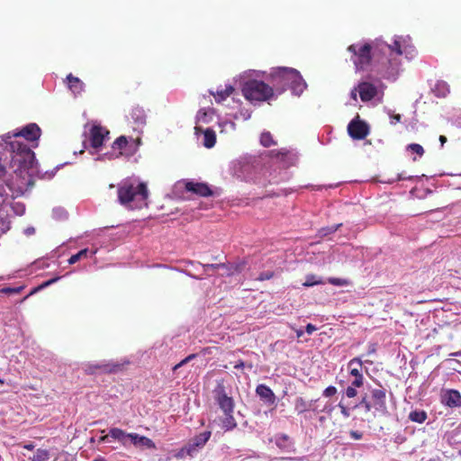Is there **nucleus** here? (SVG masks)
I'll return each instance as SVG.
<instances>
[{
  "label": "nucleus",
  "mask_w": 461,
  "mask_h": 461,
  "mask_svg": "<svg viewBox=\"0 0 461 461\" xmlns=\"http://www.w3.org/2000/svg\"><path fill=\"white\" fill-rule=\"evenodd\" d=\"M406 150L407 151H410L411 153H415L417 154L419 157H421L423 154H424V149L421 145L420 144H417V143H411V144H409L407 147H406Z\"/></svg>",
  "instance_id": "40"
},
{
  "label": "nucleus",
  "mask_w": 461,
  "mask_h": 461,
  "mask_svg": "<svg viewBox=\"0 0 461 461\" xmlns=\"http://www.w3.org/2000/svg\"><path fill=\"white\" fill-rule=\"evenodd\" d=\"M60 277L58 276V277H54V278H51L48 281H45L44 283H42L41 285H39L38 287L34 288L32 292H31V294L41 290V289H44L48 286H50V285L56 283L58 280H59Z\"/></svg>",
  "instance_id": "44"
},
{
  "label": "nucleus",
  "mask_w": 461,
  "mask_h": 461,
  "mask_svg": "<svg viewBox=\"0 0 461 461\" xmlns=\"http://www.w3.org/2000/svg\"><path fill=\"white\" fill-rule=\"evenodd\" d=\"M357 93H358V85L355 86L350 92V97L357 102Z\"/></svg>",
  "instance_id": "59"
},
{
  "label": "nucleus",
  "mask_w": 461,
  "mask_h": 461,
  "mask_svg": "<svg viewBox=\"0 0 461 461\" xmlns=\"http://www.w3.org/2000/svg\"><path fill=\"white\" fill-rule=\"evenodd\" d=\"M428 418V414L424 410H419L415 409L412 410L409 415L408 419L412 421L419 424H422Z\"/></svg>",
  "instance_id": "28"
},
{
  "label": "nucleus",
  "mask_w": 461,
  "mask_h": 461,
  "mask_svg": "<svg viewBox=\"0 0 461 461\" xmlns=\"http://www.w3.org/2000/svg\"><path fill=\"white\" fill-rule=\"evenodd\" d=\"M23 233L26 235V236H31V235H33L35 233V229L34 227H27L24 230H23Z\"/></svg>",
  "instance_id": "60"
},
{
  "label": "nucleus",
  "mask_w": 461,
  "mask_h": 461,
  "mask_svg": "<svg viewBox=\"0 0 461 461\" xmlns=\"http://www.w3.org/2000/svg\"><path fill=\"white\" fill-rule=\"evenodd\" d=\"M276 159L279 160L284 167H290L295 163L297 157L291 151L281 149L276 153Z\"/></svg>",
  "instance_id": "24"
},
{
  "label": "nucleus",
  "mask_w": 461,
  "mask_h": 461,
  "mask_svg": "<svg viewBox=\"0 0 461 461\" xmlns=\"http://www.w3.org/2000/svg\"><path fill=\"white\" fill-rule=\"evenodd\" d=\"M375 351H376L375 344H369L368 350H367V355L375 354Z\"/></svg>",
  "instance_id": "62"
},
{
  "label": "nucleus",
  "mask_w": 461,
  "mask_h": 461,
  "mask_svg": "<svg viewBox=\"0 0 461 461\" xmlns=\"http://www.w3.org/2000/svg\"><path fill=\"white\" fill-rule=\"evenodd\" d=\"M362 385H353V381L350 385H348L345 390V394L348 398H354L357 394V388L361 387Z\"/></svg>",
  "instance_id": "41"
},
{
  "label": "nucleus",
  "mask_w": 461,
  "mask_h": 461,
  "mask_svg": "<svg viewBox=\"0 0 461 461\" xmlns=\"http://www.w3.org/2000/svg\"><path fill=\"white\" fill-rule=\"evenodd\" d=\"M50 458L49 451L42 448H38L31 461H48Z\"/></svg>",
  "instance_id": "35"
},
{
  "label": "nucleus",
  "mask_w": 461,
  "mask_h": 461,
  "mask_svg": "<svg viewBox=\"0 0 461 461\" xmlns=\"http://www.w3.org/2000/svg\"><path fill=\"white\" fill-rule=\"evenodd\" d=\"M274 276V272L273 271H265V272H262L258 275V277L255 278V280H258V281H266V280H269L271 279L272 277Z\"/></svg>",
  "instance_id": "49"
},
{
  "label": "nucleus",
  "mask_w": 461,
  "mask_h": 461,
  "mask_svg": "<svg viewBox=\"0 0 461 461\" xmlns=\"http://www.w3.org/2000/svg\"><path fill=\"white\" fill-rule=\"evenodd\" d=\"M88 254H89V249H81L77 254L72 255L68 258V264L69 265H73V264L77 263L78 260H80L81 258H87Z\"/></svg>",
  "instance_id": "36"
},
{
  "label": "nucleus",
  "mask_w": 461,
  "mask_h": 461,
  "mask_svg": "<svg viewBox=\"0 0 461 461\" xmlns=\"http://www.w3.org/2000/svg\"><path fill=\"white\" fill-rule=\"evenodd\" d=\"M182 272H183L185 275H186V276H190V277H192V278H194V279H196V280H202V279H203V277H202V276H195V275L192 274V273H191V272H189V271L183 270Z\"/></svg>",
  "instance_id": "61"
},
{
  "label": "nucleus",
  "mask_w": 461,
  "mask_h": 461,
  "mask_svg": "<svg viewBox=\"0 0 461 461\" xmlns=\"http://www.w3.org/2000/svg\"><path fill=\"white\" fill-rule=\"evenodd\" d=\"M60 277L58 276V277H54V278H51L48 281H45L44 283H42L41 285H39L38 287L34 288L32 292H31V294L41 290V289H44L48 286H50V285L56 283L58 280H59Z\"/></svg>",
  "instance_id": "43"
},
{
  "label": "nucleus",
  "mask_w": 461,
  "mask_h": 461,
  "mask_svg": "<svg viewBox=\"0 0 461 461\" xmlns=\"http://www.w3.org/2000/svg\"><path fill=\"white\" fill-rule=\"evenodd\" d=\"M246 366H248L249 369L253 367L252 364L246 365V363L242 360L237 361L236 364L234 365V368L236 369H243Z\"/></svg>",
  "instance_id": "55"
},
{
  "label": "nucleus",
  "mask_w": 461,
  "mask_h": 461,
  "mask_svg": "<svg viewBox=\"0 0 461 461\" xmlns=\"http://www.w3.org/2000/svg\"><path fill=\"white\" fill-rule=\"evenodd\" d=\"M441 402L449 408H460L461 394L457 390L447 389L441 394Z\"/></svg>",
  "instance_id": "16"
},
{
  "label": "nucleus",
  "mask_w": 461,
  "mask_h": 461,
  "mask_svg": "<svg viewBox=\"0 0 461 461\" xmlns=\"http://www.w3.org/2000/svg\"><path fill=\"white\" fill-rule=\"evenodd\" d=\"M339 185V184H335V185H318L316 187L317 190H321L322 188H334V187H337Z\"/></svg>",
  "instance_id": "64"
},
{
  "label": "nucleus",
  "mask_w": 461,
  "mask_h": 461,
  "mask_svg": "<svg viewBox=\"0 0 461 461\" xmlns=\"http://www.w3.org/2000/svg\"><path fill=\"white\" fill-rule=\"evenodd\" d=\"M431 89L438 97H445L449 93L447 83L442 80L437 81Z\"/></svg>",
  "instance_id": "27"
},
{
  "label": "nucleus",
  "mask_w": 461,
  "mask_h": 461,
  "mask_svg": "<svg viewBox=\"0 0 461 461\" xmlns=\"http://www.w3.org/2000/svg\"><path fill=\"white\" fill-rule=\"evenodd\" d=\"M322 284H324V281L321 277H319L315 275H307L303 285L305 287H312V286H314L317 285H322Z\"/></svg>",
  "instance_id": "33"
},
{
  "label": "nucleus",
  "mask_w": 461,
  "mask_h": 461,
  "mask_svg": "<svg viewBox=\"0 0 461 461\" xmlns=\"http://www.w3.org/2000/svg\"><path fill=\"white\" fill-rule=\"evenodd\" d=\"M194 357H195L194 355H189L188 357L184 358L182 361H180L177 365H176L173 369L174 370L178 369L179 367H181L184 365H185L186 363H188L191 359L194 358Z\"/></svg>",
  "instance_id": "52"
},
{
  "label": "nucleus",
  "mask_w": 461,
  "mask_h": 461,
  "mask_svg": "<svg viewBox=\"0 0 461 461\" xmlns=\"http://www.w3.org/2000/svg\"><path fill=\"white\" fill-rule=\"evenodd\" d=\"M199 268H202V275L210 276V271H214L220 268H228L225 264H196Z\"/></svg>",
  "instance_id": "30"
},
{
  "label": "nucleus",
  "mask_w": 461,
  "mask_h": 461,
  "mask_svg": "<svg viewBox=\"0 0 461 461\" xmlns=\"http://www.w3.org/2000/svg\"><path fill=\"white\" fill-rule=\"evenodd\" d=\"M131 433H127L119 428H113L110 429V436L112 438L118 440L124 447H128Z\"/></svg>",
  "instance_id": "25"
},
{
  "label": "nucleus",
  "mask_w": 461,
  "mask_h": 461,
  "mask_svg": "<svg viewBox=\"0 0 461 461\" xmlns=\"http://www.w3.org/2000/svg\"><path fill=\"white\" fill-rule=\"evenodd\" d=\"M317 330L316 326H314L313 324L312 323H308L305 327V331L308 333V334H312L315 330Z\"/></svg>",
  "instance_id": "58"
},
{
  "label": "nucleus",
  "mask_w": 461,
  "mask_h": 461,
  "mask_svg": "<svg viewBox=\"0 0 461 461\" xmlns=\"http://www.w3.org/2000/svg\"><path fill=\"white\" fill-rule=\"evenodd\" d=\"M339 408L340 409V412L341 414L345 417V418H348L350 416V411L348 408H347L342 402H339Z\"/></svg>",
  "instance_id": "54"
},
{
  "label": "nucleus",
  "mask_w": 461,
  "mask_h": 461,
  "mask_svg": "<svg viewBox=\"0 0 461 461\" xmlns=\"http://www.w3.org/2000/svg\"><path fill=\"white\" fill-rule=\"evenodd\" d=\"M328 283L336 286H346L349 284L348 280L338 277L328 278Z\"/></svg>",
  "instance_id": "42"
},
{
  "label": "nucleus",
  "mask_w": 461,
  "mask_h": 461,
  "mask_svg": "<svg viewBox=\"0 0 461 461\" xmlns=\"http://www.w3.org/2000/svg\"><path fill=\"white\" fill-rule=\"evenodd\" d=\"M341 226H342V223H338V224H334L331 226L321 228L318 230V236L321 238L326 237L330 234L336 232Z\"/></svg>",
  "instance_id": "32"
},
{
  "label": "nucleus",
  "mask_w": 461,
  "mask_h": 461,
  "mask_svg": "<svg viewBox=\"0 0 461 461\" xmlns=\"http://www.w3.org/2000/svg\"><path fill=\"white\" fill-rule=\"evenodd\" d=\"M60 277L58 276V277H54V278H51L48 281H45L44 283H42L41 285H39L38 287L34 288L32 292H31V294L41 290V289H44L48 286H50V285L56 283L58 280H59Z\"/></svg>",
  "instance_id": "45"
},
{
  "label": "nucleus",
  "mask_w": 461,
  "mask_h": 461,
  "mask_svg": "<svg viewBox=\"0 0 461 461\" xmlns=\"http://www.w3.org/2000/svg\"><path fill=\"white\" fill-rule=\"evenodd\" d=\"M213 399L222 412L234 411V400L229 396L226 392L224 381L222 379L216 381V386L212 390Z\"/></svg>",
  "instance_id": "9"
},
{
  "label": "nucleus",
  "mask_w": 461,
  "mask_h": 461,
  "mask_svg": "<svg viewBox=\"0 0 461 461\" xmlns=\"http://www.w3.org/2000/svg\"><path fill=\"white\" fill-rule=\"evenodd\" d=\"M234 88L230 84H226L224 86H220L215 91L209 90L210 95H213L216 103L220 104L230 96Z\"/></svg>",
  "instance_id": "22"
},
{
  "label": "nucleus",
  "mask_w": 461,
  "mask_h": 461,
  "mask_svg": "<svg viewBox=\"0 0 461 461\" xmlns=\"http://www.w3.org/2000/svg\"><path fill=\"white\" fill-rule=\"evenodd\" d=\"M266 79L272 85L275 95H281L289 88L294 95L300 96L307 87L300 72L288 67L271 68Z\"/></svg>",
  "instance_id": "4"
},
{
  "label": "nucleus",
  "mask_w": 461,
  "mask_h": 461,
  "mask_svg": "<svg viewBox=\"0 0 461 461\" xmlns=\"http://www.w3.org/2000/svg\"><path fill=\"white\" fill-rule=\"evenodd\" d=\"M389 115H390V122L391 124H396L397 122H399L401 121V115L400 114H391L389 113Z\"/></svg>",
  "instance_id": "56"
},
{
  "label": "nucleus",
  "mask_w": 461,
  "mask_h": 461,
  "mask_svg": "<svg viewBox=\"0 0 461 461\" xmlns=\"http://www.w3.org/2000/svg\"><path fill=\"white\" fill-rule=\"evenodd\" d=\"M11 227V221L8 218H2L0 217V232L1 234L5 233L7 230H10Z\"/></svg>",
  "instance_id": "47"
},
{
  "label": "nucleus",
  "mask_w": 461,
  "mask_h": 461,
  "mask_svg": "<svg viewBox=\"0 0 461 461\" xmlns=\"http://www.w3.org/2000/svg\"><path fill=\"white\" fill-rule=\"evenodd\" d=\"M363 360L361 357H357L349 360L348 368L349 374L354 376L353 385H364V376L362 374Z\"/></svg>",
  "instance_id": "15"
},
{
  "label": "nucleus",
  "mask_w": 461,
  "mask_h": 461,
  "mask_svg": "<svg viewBox=\"0 0 461 461\" xmlns=\"http://www.w3.org/2000/svg\"><path fill=\"white\" fill-rule=\"evenodd\" d=\"M185 188L187 191L193 192L196 194H199L201 196H210L212 194V191L210 187L203 183H193L188 182L185 185Z\"/></svg>",
  "instance_id": "23"
},
{
  "label": "nucleus",
  "mask_w": 461,
  "mask_h": 461,
  "mask_svg": "<svg viewBox=\"0 0 461 461\" xmlns=\"http://www.w3.org/2000/svg\"><path fill=\"white\" fill-rule=\"evenodd\" d=\"M375 41L370 43H354L348 50L352 53L351 60L357 71L366 70L370 72L371 65L374 61V47Z\"/></svg>",
  "instance_id": "7"
},
{
  "label": "nucleus",
  "mask_w": 461,
  "mask_h": 461,
  "mask_svg": "<svg viewBox=\"0 0 461 461\" xmlns=\"http://www.w3.org/2000/svg\"><path fill=\"white\" fill-rule=\"evenodd\" d=\"M130 118L134 124L133 129L135 131L142 129L146 125L147 114L144 108L140 105H135L131 108L130 112Z\"/></svg>",
  "instance_id": "17"
},
{
  "label": "nucleus",
  "mask_w": 461,
  "mask_h": 461,
  "mask_svg": "<svg viewBox=\"0 0 461 461\" xmlns=\"http://www.w3.org/2000/svg\"><path fill=\"white\" fill-rule=\"evenodd\" d=\"M194 131H195V134L197 136L200 134L203 135L202 143L205 148L211 149L215 145L216 133L212 129H211V128L203 129L201 126L196 125L194 127Z\"/></svg>",
  "instance_id": "18"
},
{
  "label": "nucleus",
  "mask_w": 461,
  "mask_h": 461,
  "mask_svg": "<svg viewBox=\"0 0 461 461\" xmlns=\"http://www.w3.org/2000/svg\"><path fill=\"white\" fill-rule=\"evenodd\" d=\"M52 217L57 221H63L68 218V212L63 207H55L52 210Z\"/></svg>",
  "instance_id": "38"
},
{
  "label": "nucleus",
  "mask_w": 461,
  "mask_h": 461,
  "mask_svg": "<svg viewBox=\"0 0 461 461\" xmlns=\"http://www.w3.org/2000/svg\"><path fill=\"white\" fill-rule=\"evenodd\" d=\"M128 363V361L121 363L113 360H103L98 363L88 364L86 370L89 374H94L96 370H100L103 373H117Z\"/></svg>",
  "instance_id": "12"
},
{
  "label": "nucleus",
  "mask_w": 461,
  "mask_h": 461,
  "mask_svg": "<svg viewBox=\"0 0 461 461\" xmlns=\"http://www.w3.org/2000/svg\"><path fill=\"white\" fill-rule=\"evenodd\" d=\"M41 135L39 125L31 122L3 136L5 149L11 153V164L15 167V172H36L38 162L32 149L38 147Z\"/></svg>",
  "instance_id": "2"
},
{
  "label": "nucleus",
  "mask_w": 461,
  "mask_h": 461,
  "mask_svg": "<svg viewBox=\"0 0 461 461\" xmlns=\"http://www.w3.org/2000/svg\"><path fill=\"white\" fill-rule=\"evenodd\" d=\"M119 155H115L113 152V153H104L103 154L102 156L98 157L97 159H104V158H108V159H113L114 158H117Z\"/></svg>",
  "instance_id": "57"
},
{
  "label": "nucleus",
  "mask_w": 461,
  "mask_h": 461,
  "mask_svg": "<svg viewBox=\"0 0 461 461\" xmlns=\"http://www.w3.org/2000/svg\"><path fill=\"white\" fill-rule=\"evenodd\" d=\"M404 55L412 59L417 51L409 36H395L393 44L390 45L382 40H376L374 47V61L370 68V78H383L395 81L400 75L398 57Z\"/></svg>",
  "instance_id": "1"
},
{
  "label": "nucleus",
  "mask_w": 461,
  "mask_h": 461,
  "mask_svg": "<svg viewBox=\"0 0 461 461\" xmlns=\"http://www.w3.org/2000/svg\"><path fill=\"white\" fill-rule=\"evenodd\" d=\"M212 436L211 430H205L189 440L179 451V456H193L201 450L208 442Z\"/></svg>",
  "instance_id": "10"
},
{
  "label": "nucleus",
  "mask_w": 461,
  "mask_h": 461,
  "mask_svg": "<svg viewBox=\"0 0 461 461\" xmlns=\"http://www.w3.org/2000/svg\"><path fill=\"white\" fill-rule=\"evenodd\" d=\"M66 79L68 86L75 97L80 95L85 91V84L78 77H74L72 74H68Z\"/></svg>",
  "instance_id": "21"
},
{
  "label": "nucleus",
  "mask_w": 461,
  "mask_h": 461,
  "mask_svg": "<svg viewBox=\"0 0 461 461\" xmlns=\"http://www.w3.org/2000/svg\"><path fill=\"white\" fill-rule=\"evenodd\" d=\"M11 209L15 215L22 216L25 212V205L21 202H14L11 204Z\"/></svg>",
  "instance_id": "39"
},
{
  "label": "nucleus",
  "mask_w": 461,
  "mask_h": 461,
  "mask_svg": "<svg viewBox=\"0 0 461 461\" xmlns=\"http://www.w3.org/2000/svg\"><path fill=\"white\" fill-rule=\"evenodd\" d=\"M221 132H233L236 130V124L230 120H224L218 122Z\"/></svg>",
  "instance_id": "31"
},
{
  "label": "nucleus",
  "mask_w": 461,
  "mask_h": 461,
  "mask_svg": "<svg viewBox=\"0 0 461 461\" xmlns=\"http://www.w3.org/2000/svg\"><path fill=\"white\" fill-rule=\"evenodd\" d=\"M337 393V388L333 385L328 386L322 393L325 397H331Z\"/></svg>",
  "instance_id": "51"
},
{
  "label": "nucleus",
  "mask_w": 461,
  "mask_h": 461,
  "mask_svg": "<svg viewBox=\"0 0 461 461\" xmlns=\"http://www.w3.org/2000/svg\"><path fill=\"white\" fill-rule=\"evenodd\" d=\"M348 132L354 140H364L369 133V126L357 116L348 123Z\"/></svg>",
  "instance_id": "14"
},
{
  "label": "nucleus",
  "mask_w": 461,
  "mask_h": 461,
  "mask_svg": "<svg viewBox=\"0 0 461 461\" xmlns=\"http://www.w3.org/2000/svg\"><path fill=\"white\" fill-rule=\"evenodd\" d=\"M367 393L361 394V399L354 408H364L366 411L374 410L375 412L380 415L386 416L389 411L386 405V389L381 384H377L376 387L371 385L366 386Z\"/></svg>",
  "instance_id": "6"
},
{
  "label": "nucleus",
  "mask_w": 461,
  "mask_h": 461,
  "mask_svg": "<svg viewBox=\"0 0 461 461\" xmlns=\"http://www.w3.org/2000/svg\"><path fill=\"white\" fill-rule=\"evenodd\" d=\"M256 393L267 405H274L276 402V396L272 389L266 384H258L256 388Z\"/></svg>",
  "instance_id": "19"
},
{
  "label": "nucleus",
  "mask_w": 461,
  "mask_h": 461,
  "mask_svg": "<svg viewBox=\"0 0 461 461\" xmlns=\"http://www.w3.org/2000/svg\"><path fill=\"white\" fill-rule=\"evenodd\" d=\"M251 116V113L249 110H240L239 113H236L234 115H233V119H239V118H242L244 121H247L250 118Z\"/></svg>",
  "instance_id": "48"
},
{
  "label": "nucleus",
  "mask_w": 461,
  "mask_h": 461,
  "mask_svg": "<svg viewBox=\"0 0 461 461\" xmlns=\"http://www.w3.org/2000/svg\"><path fill=\"white\" fill-rule=\"evenodd\" d=\"M363 432L361 431H358V430H350L349 431V436L352 439L354 440H359L363 438Z\"/></svg>",
  "instance_id": "53"
},
{
  "label": "nucleus",
  "mask_w": 461,
  "mask_h": 461,
  "mask_svg": "<svg viewBox=\"0 0 461 461\" xmlns=\"http://www.w3.org/2000/svg\"><path fill=\"white\" fill-rule=\"evenodd\" d=\"M213 110L212 109H201L198 111L195 120H196V125L198 123H210L212 121L213 118Z\"/></svg>",
  "instance_id": "26"
},
{
  "label": "nucleus",
  "mask_w": 461,
  "mask_h": 461,
  "mask_svg": "<svg viewBox=\"0 0 461 461\" xmlns=\"http://www.w3.org/2000/svg\"><path fill=\"white\" fill-rule=\"evenodd\" d=\"M319 399L306 400L303 397H297L294 400V411L297 415L306 414V412H330L331 408L329 405H324L320 409Z\"/></svg>",
  "instance_id": "11"
},
{
  "label": "nucleus",
  "mask_w": 461,
  "mask_h": 461,
  "mask_svg": "<svg viewBox=\"0 0 461 461\" xmlns=\"http://www.w3.org/2000/svg\"><path fill=\"white\" fill-rule=\"evenodd\" d=\"M128 144V140L125 136H120L113 143V149L119 150V155L122 154V150L125 149Z\"/></svg>",
  "instance_id": "34"
},
{
  "label": "nucleus",
  "mask_w": 461,
  "mask_h": 461,
  "mask_svg": "<svg viewBox=\"0 0 461 461\" xmlns=\"http://www.w3.org/2000/svg\"><path fill=\"white\" fill-rule=\"evenodd\" d=\"M358 94L362 102L375 101L380 104L384 96V85H374L368 81H363L358 84Z\"/></svg>",
  "instance_id": "8"
},
{
  "label": "nucleus",
  "mask_w": 461,
  "mask_h": 461,
  "mask_svg": "<svg viewBox=\"0 0 461 461\" xmlns=\"http://www.w3.org/2000/svg\"><path fill=\"white\" fill-rule=\"evenodd\" d=\"M23 289V286H19V287H4V288H2L0 290V293L1 294H19Z\"/></svg>",
  "instance_id": "50"
},
{
  "label": "nucleus",
  "mask_w": 461,
  "mask_h": 461,
  "mask_svg": "<svg viewBox=\"0 0 461 461\" xmlns=\"http://www.w3.org/2000/svg\"><path fill=\"white\" fill-rule=\"evenodd\" d=\"M60 277L58 276V277H54V278H51L48 281H45L44 283H42L41 285H39L38 287L34 288L32 292H31V294L41 290V289H44L48 286H50V285L56 283L58 280H59Z\"/></svg>",
  "instance_id": "46"
},
{
  "label": "nucleus",
  "mask_w": 461,
  "mask_h": 461,
  "mask_svg": "<svg viewBox=\"0 0 461 461\" xmlns=\"http://www.w3.org/2000/svg\"><path fill=\"white\" fill-rule=\"evenodd\" d=\"M313 413L314 412L311 411V412H306V414H301L300 416H302L304 420H311L313 417L312 416Z\"/></svg>",
  "instance_id": "63"
},
{
  "label": "nucleus",
  "mask_w": 461,
  "mask_h": 461,
  "mask_svg": "<svg viewBox=\"0 0 461 461\" xmlns=\"http://www.w3.org/2000/svg\"><path fill=\"white\" fill-rule=\"evenodd\" d=\"M129 444H132L137 447L147 448V449L156 448L154 442L150 438H149L145 436H140L137 433H131Z\"/></svg>",
  "instance_id": "20"
},
{
  "label": "nucleus",
  "mask_w": 461,
  "mask_h": 461,
  "mask_svg": "<svg viewBox=\"0 0 461 461\" xmlns=\"http://www.w3.org/2000/svg\"><path fill=\"white\" fill-rule=\"evenodd\" d=\"M263 71H249L240 77V86L244 97L250 103L267 102L275 96L274 88L258 79Z\"/></svg>",
  "instance_id": "5"
},
{
  "label": "nucleus",
  "mask_w": 461,
  "mask_h": 461,
  "mask_svg": "<svg viewBox=\"0 0 461 461\" xmlns=\"http://www.w3.org/2000/svg\"><path fill=\"white\" fill-rule=\"evenodd\" d=\"M148 197L147 185L139 177H127L117 185V201L126 209L135 210L147 206Z\"/></svg>",
  "instance_id": "3"
},
{
  "label": "nucleus",
  "mask_w": 461,
  "mask_h": 461,
  "mask_svg": "<svg viewBox=\"0 0 461 461\" xmlns=\"http://www.w3.org/2000/svg\"><path fill=\"white\" fill-rule=\"evenodd\" d=\"M224 418L221 420V428L225 430H231L237 427L233 412H223Z\"/></svg>",
  "instance_id": "29"
},
{
  "label": "nucleus",
  "mask_w": 461,
  "mask_h": 461,
  "mask_svg": "<svg viewBox=\"0 0 461 461\" xmlns=\"http://www.w3.org/2000/svg\"><path fill=\"white\" fill-rule=\"evenodd\" d=\"M260 143L264 147H270L276 144V142L273 140L272 134L269 131H264L261 133Z\"/></svg>",
  "instance_id": "37"
},
{
  "label": "nucleus",
  "mask_w": 461,
  "mask_h": 461,
  "mask_svg": "<svg viewBox=\"0 0 461 461\" xmlns=\"http://www.w3.org/2000/svg\"><path fill=\"white\" fill-rule=\"evenodd\" d=\"M109 140V131L99 124H93L89 129L88 140L90 146L95 149H99L104 143Z\"/></svg>",
  "instance_id": "13"
}]
</instances>
